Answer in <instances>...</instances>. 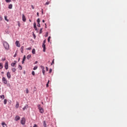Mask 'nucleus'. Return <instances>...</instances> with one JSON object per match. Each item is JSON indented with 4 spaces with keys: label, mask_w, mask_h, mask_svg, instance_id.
Masks as SVG:
<instances>
[{
    "label": "nucleus",
    "mask_w": 127,
    "mask_h": 127,
    "mask_svg": "<svg viewBox=\"0 0 127 127\" xmlns=\"http://www.w3.org/2000/svg\"><path fill=\"white\" fill-rule=\"evenodd\" d=\"M8 8H9V9H11V8H12V4H10L8 5Z\"/></svg>",
    "instance_id": "2eb2a0df"
},
{
    "label": "nucleus",
    "mask_w": 127,
    "mask_h": 127,
    "mask_svg": "<svg viewBox=\"0 0 127 127\" xmlns=\"http://www.w3.org/2000/svg\"><path fill=\"white\" fill-rule=\"evenodd\" d=\"M25 59H26V57L25 56H24L23 58V61H25Z\"/></svg>",
    "instance_id": "cd10ccee"
},
{
    "label": "nucleus",
    "mask_w": 127,
    "mask_h": 127,
    "mask_svg": "<svg viewBox=\"0 0 127 127\" xmlns=\"http://www.w3.org/2000/svg\"><path fill=\"white\" fill-rule=\"evenodd\" d=\"M2 73H3V72H1Z\"/></svg>",
    "instance_id": "680f3d73"
},
{
    "label": "nucleus",
    "mask_w": 127,
    "mask_h": 127,
    "mask_svg": "<svg viewBox=\"0 0 127 127\" xmlns=\"http://www.w3.org/2000/svg\"><path fill=\"white\" fill-rule=\"evenodd\" d=\"M11 70L12 71V72H15V71H16V69L14 67H13L11 68Z\"/></svg>",
    "instance_id": "a211bd4d"
},
{
    "label": "nucleus",
    "mask_w": 127,
    "mask_h": 127,
    "mask_svg": "<svg viewBox=\"0 0 127 127\" xmlns=\"http://www.w3.org/2000/svg\"><path fill=\"white\" fill-rule=\"evenodd\" d=\"M38 108L40 113H41V114H43V113H44V110H43V108L41 107V106L40 105H38Z\"/></svg>",
    "instance_id": "f03ea898"
},
{
    "label": "nucleus",
    "mask_w": 127,
    "mask_h": 127,
    "mask_svg": "<svg viewBox=\"0 0 127 127\" xmlns=\"http://www.w3.org/2000/svg\"><path fill=\"white\" fill-rule=\"evenodd\" d=\"M24 61H25L22 60V64H24Z\"/></svg>",
    "instance_id": "603ef678"
},
{
    "label": "nucleus",
    "mask_w": 127,
    "mask_h": 127,
    "mask_svg": "<svg viewBox=\"0 0 127 127\" xmlns=\"http://www.w3.org/2000/svg\"><path fill=\"white\" fill-rule=\"evenodd\" d=\"M23 49H24V46H22L21 47V53H23Z\"/></svg>",
    "instance_id": "f3484780"
},
{
    "label": "nucleus",
    "mask_w": 127,
    "mask_h": 127,
    "mask_svg": "<svg viewBox=\"0 0 127 127\" xmlns=\"http://www.w3.org/2000/svg\"><path fill=\"white\" fill-rule=\"evenodd\" d=\"M27 50H31V47H29L28 48L26 49Z\"/></svg>",
    "instance_id": "c9c22d12"
},
{
    "label": "nucleus",
    "mask_w": 127,
    "mask_h": 127,
    "mask_svg": "<svg viewBox=\"0 0 127 127\" xmlns=\"http://www.w3.org/2000/svg\"><path fill=\"white\" fill-rule=\"evenodd\" d=\"M42 47L44 49H45V47H46L45 44H43Z\"/></svg>",
    "instance_id": "c756f323"
},
{
    "label": "nucleus",
    "mask_w": 127,
    "mask_h": 127,
    "mask_svg": "<svg viewBox=\"0 0 127 127\" xmlns=\"http://www.w3.org/2000/svg\"><path fill=\"white\" fill-rule=\"evenodd\" d=\"M37 26H38V27H40V23H38Z\"/></svg>",
    "instance_id": "ea45409f"
},
{
    "label": "nucleus",
    "mask_w": 127,
    "mask_h": 127,
    "mask_svg": "<svg viewBox=\"0 0 127 127\" xmlns=\"http://www.w3.org/2000/svg\"><path fill=\"white\" fill-rule=\"evenodd\" d=\"M3 66H2V64L0 63V69H2Z\"/></svg>",
    "instance_id": "a878e982"
},
{
    "label": "nucleus",
    "mask_w": 127,
    "mask_h": 127,
    "mask_svg": "<svg viewBox=\"0 0 127 127\" xmlns=\"http://www.w3.org/2000/svg\"><path fill=\"white\" fill-rule=\"evenodd\" d=\"M40 33H42V28L40 29Z\"/></svg>",
    "instance_id": "37998d69"
},
{
    "label": "nucleus",
    "mask_w": 127,
    "mask_h": 127,
    "mask_svg": "<svg viewBox=\"0 0 127 127\" xmlns=\"http://www.w3.org/2000/svg\"><path fill=\"white\" fill-rule=\"evenodd\" d=\"M2 81L3 84H7V80H6V78H5V77H3L2 78Z\"/></svg>",
    "instance_id": "7ed1b4c3"
},
{
    "label": "nucleus",
    "mask_w": 127,
    "mask_h": 127,
    "mask_svg": "<svg viewBox=\"0 0 127 127\" xmlns=\"http://www.w3.org/2000/svg\"><path fill=\"white\" fill-rule=\"evenodd\" d=\"M51 39V37H48V42H50V39Z\"/></svg>",
    "instance_id": "c85d7f7f"
},
{
    "label": "nucleus",
    "mask_w": 127,
    "mask_h": 127,
    "mask_svg": "<svg viewBox=\"0 0 127 127\" xmlns=\"http://www.w3.org/2000/svg\"><path fill=\"white\" fill-rule=\"evenodd\" d=\"M47 36H48V33H47L46 35V37H47Z\"/></svg>",
    "instance_id": "864d4df0"
},
{
    "label": "nucleus",
    "mask_w": 127,
    "mask_h": 127,
    "mask_svg": "<svg viewBox=\"0 0 127 127\" xmlns=\"http://www.w3.org/2000/svg\"><path fill=\"white\" fill-rule=\"evenodd\" d=\"M42 13L43 14V9H42Z\"/></svg>",
    "instance_id": "13d9d810"
},
{
    "label": "nucleus",
    "mask_w": 127,
    "mask_h": 127,
    "mask_svg": "<svg viewBox=\"0 0 127 127\" xmlns=\"http://www.w3.org/2000/svg\"><path fill=\"white\" fill-rule=\"evenodd\" d=\"M53 64H54V60H53L52 63L51 64V65H53Z\"/></svg>",
    "instance_id": "79ce46f5"
},
{
    "label": "nucleus",
    "mask_w": 127,
    "mask_h": 127,
    "mask_svg": "<svg viewBox=\"0 0 127 127\" xmlns=\"http://www.w3.org/2000/svg\"><path fill=\"white\" fill-rule=\"evenodd\" d=\"M43 51H44V52H45V49H43Z\"/></svg>",
    "instance_id": "4d7b16f0"
},
{
    "label": "nucleus",
    "mask_w": 127,
    "mask_h": 127,
    "mask_svg": "<svg viewBox=\"0 0 127 127\" xmlns=\"http://www.w3.org/2000/svg\"><path fill=\"white\" fill-rule=\"evenodd\" d=\"M29 92V91L28 90V88L26 89V94H28Z\"/></svg>",
    "instance_id": "7c9ffc66"
},
{
    "label": "nucleus",
    "mask_w": 127,
    "mask_h": 127,
    "mask_svg": "<svg viewBox=\"0 0 127 127\" xmlns=\"http://www.w3.org/2000/svg\"><path fill=\"white\" fill-rule=\"evenodd\" d=\"M49 82H50V80H48V82H47V83L46 84V87H47V88H48L49 87Z\"/></svg>",
    "instance_id": "6ab92c4d"
},
{
    "label": "nucleus",
    "mask_w": 127,
    "mask_h": 127,
    "mask_svg": "<svg viewBox=\"0 0 127 127\" xmlns=\"http://www.w3.org/2000/svg\"><path fill=\"white\" fill-rule=\"evenodd\" d=\"M16 55H17V54H16V53H15V55H14V58L16 57Z\"/></svg>",
    "instance_id": "09e8293b"
},
{
    "label": "nucleus",
    "mask_w": 127,
    "mask_h": 127,
    "mask_svg": "<svg viewBox=\"0 0 127 127\" xmlns=\"http://www.w3.org/2000/svg\"><path fill=\"white\" fill-rule=\"evenodd\" d=\"M4 19L5 20H6V21H7V22H8V21H9V20L8 19H7V17L6 16H4Z\"/></svg>",
    "instance_id": "dca6fc26"
},
{
    "label": "nucleus",
    "mask_w": 127,
    "mask_h": 127,
    "mask_svg": "<svg viewBox=\"0 0 127 127\" xmlns=\"http://www.w3.org/2000/svg\"><path fill=\"white\" fill-rule=\"evenodd\" d=\"M45 25H46V24H45Z\"/></svg>",
    "instance_id": "bf43d9fd"
},
{
    "label": "nucleus",
    "mask_w": 127,
    "mask_h": 127,
    "mask_svg": "<svg viewBox=\"0 0 127 127\" xmlns=\"http://www.w3.org/2000/svg\"><path fill=\"white\" fill-rule=\"evenodd\" d=\"M32 53L35 54V49H33L32 51Z\"/></svg>",
    "instance_id": "b1692460"
},
{
    "label": "nucleus",
    "mask_w": 127,
    "mask_h": 127,
    "mask_svg": "<svg viewBox=\"0 0 127 127\" xmlns=\"http://www.w3.org/2000/svg\"><path fill=\"white\" fill-rule=\"evenodd\" d=\"M3 45L6 50H8V49H9V45L6 41H4L3 42Z\"/></svg>",
    "instance_id": "f257e3e1"
},
{
    "label": "nucleus",
    "mask_w": 127,
    "mask_h": 127,
    "mask_svg": "<svg viewBox=\"0 0 127 127\" xmlns=\"http://www.w3.org/2000/svg\"><path fill=\"white\" fill-rule=\"evenodd\" d=\"M1 125L3 127H7V126L6 125V124L4 122L2 123Z\"/></svg>",
    "instance_id": "9b49d317"
},
{
    "label": "nucleus",
    "mask_w": 127,
    "mask_h": 127,
    "mask_svg": "<svg viewBox=\"0 0 127 127\" xmlns=\"http://www.w3.org/2000/svg\"><path fill=\"white\" fill-rule=\"evenodd\" d=\"M49 3H50V2L48 1V2H47L46 3V4L47 5H48V4H49Z\"/></svg>",
    "instance_id": "4c0bfd02"
},
{
    "label": "nucleus",
    "mask_w": 127,
    "mask_h": 127,
    "mask_svg": "<svg viewBox=\"0 0 127 127\" xmlns=\"http://www.w3.org/2000/svg\"><path fill=\"white\" fill-rule=\"evenodd\" d=\"M27 109V105L25 106L23 108V111H25V110H26Z\"/></svg>",
    "instance_id": "393cba45"
},
{
    "label": "nucleus",
    "mask_w": 127,
    "mask_h": 127,
    "mask_svg": "<svg viewBox=\"0 0 127 127\" xmlns=\"http://www.w3.org/2000/svg\"><path fill=\"white\" fill-rule=\"evenodd\" d=\"M15 45L17 47H20V44L19 43V41H16L15 42Z\"/></svg>",
    "instance_id": "0eeeda50"
},
{
    "label": "nucleus",
    "mask_w": 127,
    "mask_h": 127,
    "mask_svg": "<svg viewBox=\"0 0 127 127\" xmlns=\"http://www.w3.org/2000/svg\"><path fill=\"white\" fill-rule=\"evenodd\" d=\"M46 69L47 71H48V67L46 66Z\"/></svg>",
    "instance_id": "8fccbe9b"
},
{
    "label": "nucleus",
    "mask_w": 127,
    "mask_h": 127,
    "mask_svg": "<svg viewBox=\"0 0 127 127\" xmlns=\"http://www.w3.org/2000/svg\"><path fill=\"white\" fill-rule=\"evenodd\" d=\"M21 124L22 125H25V118H22L21 121Z\"/></svg>",
    "instance_id": "39448f33"
},
{
    "label": "nucleus",
    "mask_w": 127,
    "mask_h": 127,
    "mask_svg": "<svg viewBox=\"0 0 127 127\" xmlns=\"http://www.w3.org/2000/svg\"><path fill=\"white\" fill-rule=\"evenodd\" d=\"M33 127H37V125H36V124H35L33 126Z\"/></svg>",
    "instance_id": "de8ad7c7"
},
{
    "label": "nucleus",
    "mask_w": 127,
    "mask_h": 127,
    "mask_svg": "<svg viewBox=\"0 0 127 127\" xmlns=\"http://www.w3.org/2000/svg\"><path fill=\"white\" fill-rule=\"evenodd\" d=\"M32 74L33 75V76H34V75H35V72H34V71H33L32 72Z\"/></svg>",
    "instance_id": "473e14b6"
},
{
    "label": "nucleus",
    "mask_w": 127,
    "mask_h": 127,
    "mask_svg": "<svg viewBox=\"0 0 127 127\" xmlns=\"http://www.w3.org/2000/svg\"><path fill=\"white\" fill-rule=\"evenodd\" d=\"M37 22L38 23H40V19H39V18L37 19Z\"/></svg>",
    "instance_id": "bb28decb"
},
{
    "label": "nucleus",
    "mask_w": 127,
    "mask_h": 127,
    "mask_svg": "<svg viewBox=\"0 0 127 127\" xmlns=\"http://www.w3.org/2000/svg\"><path fill=\"white\" fill-rule=\"evenodd\" d=\"M0 99H1V100H4V95H0Z\"/></svg>",
    "instance_id": "aec40b11"
},
{
    "label": "nucleus",
    "mask_w": 127,
    "mask_h": 127,
    "mask_svg": "<svg viewBox=\"0 0 127 127\" xmlns=\"http://www.w3.org/2000/svg\"><path fill=\"white\" fill-rule=\"evenodd\" d=\"M41 68L42 69V70H44V66L41 65Z\"/></svg>",
    "instance_id": "72a5a7b5"
},
{
    "label": "nucleus",
    "mask_w": 127,
    "mask_h": 127,
    "mask_svg": "<svg viewBox=\"0 0 127 127\" xmlns=\"http://www.w3.org/2000/svg\"><path fill=\"white\" fill-rule=\"evenodd\" d=\"M6 76L8 79H10L11 78V74H10V72L8 71L6 73Z\"/></svg>",
    "instance_id": "20e7f679"
},
{
    "label": "nucleus",
    "mask_w": 127,
    "mask_h": 127,
    "mask_svg": "<svg viewBox=\"0 0 127 127\" xmlns=\"http://www.w3.org/2000/svg\"><path fill=\"white\" fill-rule=\"evenodd\" d=\"M42 22H44V23L45 22V20H42Z\"/></svg>",
    "instance_id": "6e6d98bb"
},
{
    "label": "nucleus",
    "mask_w": 127,
    "mask_h": 127,
    "mask_svg": "<svg viewBox=\"0 0 127 127\" xmlns=\"http://www.w3.org/2000/svg\"><path fill=\"white\" fill-rule=\"evenodd\" d=\"M42 72H43V75H44V74H45V70H42Z\"/></svg>",
    "instance_id": "a19ab883"
},
{
    "label": "nucleus",
    "mask_w": 127,
    "mask_h": 127,
    "mask_svg": "<svg viewBox=\"0 0 127 127\" xmlns=\"http://www.w3.org/2000/svg\"><path fill=\"white\" fill-rule=\"evenodd\" d=\"M30 20V21H31V20Z\"/></svg>",
    "instance_id": "0e129e2a"
},
{
    "label": "nucleus",
    "mask_w": 127,
    "mask_h": 127,
    "mask_svg": "<svg viewBox=\"0 0 127 127\" xmlns=\"http://www.w3.org/2000/svg\"><path fill=\"white\" fill-rule=\"evenodd\" d=\"M4 60H5V59H4L3 61H4Z\"/></svg>",
    "instance_id": "e2e57ef3"
},
{
    "label": "nucleus",
    "mask_w": 127,
    "mask_h": 127,
    "mask_svg": "<svg viewBox=\"0 0 127 127\" xmlns=\"http://www.w3.org/2000/svg\"><path fill=\"white\" fill-rule=\"evenodd\" d=\"M19 120H20V117L18 116H16L15 118V121H19Z\"/></svg>",
    "instance_id": "9d476101"
},
{
    "label": "nucleus",
    "mask_w": 127,
    "mask_h": 127,
    "mask_svg": "<svg viewBox=\"0 0 127 127\" xmlns=\"http://www.w3.org/2000/svg\"><path fill=\"white\" fill-rule=\"evenodd\" d=\"M3 103H4V105H6V103H7V100L6 99H4Z\"/></svg>",
    "instance_id": "4be33fe9"
},
{
    "label": "nucleus",
    "mask_w": 127,
    "mask_h": 127,
    "mask_svg": "<svg viewBox=\"0 0 127 127\" xmlns=\"http://www.w3.org/2000/svg\"><path fill=\"white\" fill-rule=\"evenodd\" d=\"M18 68L19 69V70H21L22 69V66H21L20 65H19Z\"/></svg>",
    "instance_id": "5701e85b"
},
{
    "label": "nucleus",
    "mask_w": 127,
    "mask_h": 127,
    "mask_svg": "<svg viewBox=\"0 0 127 127\" xmlns=\"http://www.w3.org/2000/svg\"><path fill=\"white\" fill-rule=\"evenodd\" d=\"M19 60H20V59L19 58V59H18V61H19Z\"/></svg>",
    "instance_id": "052dcab7"
},
{
    "label": "nucleus",
    "mask_w": 127,
    "mask_h": 127,
    "mask_svg": "<svg viewBox=\"0 0 127 127\" xmlns=\"http://www.w3.org/2000/svg\"><path fill=\"white\" fill-rule=\"evenodd\" d=\"M31 7L33 9H34V6H33V5H31Z\"/></svg>",
    "instance_id": "a18cd8bd"
},
{
    "label": "nucleus",
    "mask_w": 127,
    "mask_h": 127,
    "mask_svg": "<svg viewBox=\"0 0 127 127\" xmlns=\"http://www.w3.org/2000/svg\"><path fill=\"white\" fill-rule=\"evenodd\" d=\"M45 43H46V40H44L43 44H45Z\"/></svg>",
    "instance_id": "f704fd0d"
},
{
    "label": "nucleus",
    "mask_w": 127,
    "mask_h": 127,
    "mask_svg": "<svg viewBox=\"0 0 127 127\" xmlns=\"http://www.w3.org/2000/svg\"><path fill=\"white\" fill-rule=\"evenodd\" d=\"M6 2H10L11 1V0H5Z\"/></svg>",
    "instance_id": "2f4dec72"
},
{
    "label": "nucleus",
    "mask_w": 127,
    "mask_h": 127,
    "mask_svg": "<svg viewBox=\"0 0 127 127\" xmlns=\"http://www.w3.org/2000/svg\"><path fill=\"white\" fill-rule=\"evenodd\" d=\"M37 15L38 16H39V12H37Z\"/></svg>",
    "instance_id": "3c124183"
},
{
    "label": "nucleus",
    "mask_w": 127,
    "mask_h": 127,
    "mask_svg": "<svg viewBox=\"0 0 127 127\" xmlns=\"http://www.w3.org/2000/svg\"><path fill=\"white\" fill-rule=\"evenodd\" d=\"M30 58H31V55H28L27 56V59H28V60H29V59H30Z\"/></svg>",
    "instance_id": "ddd939ff"
},
{
    "label": "nucleus",
    "mask_w": 127,
    "mask_h": 127,
    "mask_svg": "<svg viewBox=\"0 0 127 127\" xmlns=\"http://www.w3.org/2000/svg\"><path fill=\"white\" fill-rule=\"evenodd\" d=\"M15 107L16 109H18V108L19 107V103H18V102H16Z\"/></svg>",
    "instance_id": "f8f14e48"
},
{
    "label": "nucleus",
    "mask_w": 127,
    "mask_h": 127,
    "mask_svg": "<svg viewBox=\"0 0 127 127\" xmlns=\"http://www.w3.org/2000/svg\"><path fill=\"white\" fill-rule=\"evenodd\" d=\"M15 64H16V61H15L14 63H11V66H12V67H14V66H15Z\"/></svg>",
    "instance_id": "1a4fd4ad"
},
{
    "label": "nucleus",
    "mask_w": 127,
    "mask_h": 127,
    "mask_svg": "<svg viewBox=\"0 0 127 127\" xmlns=\"http://www.w3.org/2000/svg\"><path fill=\"white\" fill-rule=\"evenodd\" d=\"M0 20H2V17L0 15Z\"/></svg>",
    "instance_id": "49530a36"
},
{
    "label": "nucleus",
    "mask_w": 127,
    "mask_h": 127,
    "mask_svg": "<svg viewBox=\"0 0 127 127\" xmlns=\"http://www.w3.org/2000/svg\"><path fill=\"white\" fill-rule=\"evenodd\" d=\"M43 126H44V127H47L46 125V122L45 121L43 122Z\"/></svg>",
    "instance_id": "412c9836"
},
{
    "label": "nucleus",
    "mask_w": 127,
    "mask_h": 127,
    "mask_svg": "<svg viewBox=\"0 0 127 127\" xmlns=\"http://www.w3.org/2000/svg\"><path fill=\"white\" fill-rule=\"evenodd\" d=\"M22 20L24 22H25V21H26V18L25 17L24 14H22Z\"/></svg>",
    "instance_id": "6e6552de"
},
{
    "label": "nucleus",
    "mask_w": 127,
    "mask_h": 127,
    "mask_svg": "<svg viewBox=\"0 0 127 127\" xmlns=\"http://www.w3.org/2000/svg\"><path fill=\"white\" fill-rule=\"evenodd\" d=\"M34 28L35 30H37V27H36V24L35 23L34 24Z\"/></svg>",
    "instance_id": "4468645a"
},
{
    "label": "nucleus",
    "mask_w": 127,
    "mask_h": 127,
    "mask_svg": "<svg viewBox=\"0 0 127 127\" xmlns=\"http://www.w3.org/2000/svg\"><path fill=\"white\" fill-rule=\"evenodd\" d=\"M37 63H38V62H37V61H36V62H35V64H37Z\"/></svg>",
    "instance_id": "5fc2aeb1"
},
{
    "label": "nucleus",
    "mask_w": 127,
    "mask_h": 127,
    "mask_svg": "<svg viewBox=\"0 0 127 127\" xmlns=\"http://www.w3.org/2000/svg\"><path fill=\"white\" fill-rule=\"evenodd\" d=\"M17 23H18V26L20 27V23L19 22V21H18Z\"/></svg>",
    "instance_id": "58836bf2"
},
{
    "label": "nucleus",
    "mask_w": 127,
    "mask_h": 127,
    "mask_svg": "<svg viewBox=\"0 0 127 127\" xmlns=\"http://www.w3.org/2000/svg\"><path fill=\"white\" fill-rule=\"evenodd\" d=\"M52 72V69H50L49 73H51Z\"/></svg>",
    "instance_id": "c03bdc74"
},
{
    "label": "nucleus",
    "mask_w": 127,
    "mask_h": 127,
    "mask_svg": "<svg viewBox=\"0 0 127 127\" xmlns=\"http://www.w3.org/2000/svg\"><path fill=\"white\" fill-rule=\"evenodd\" d=\"M38 67L37 66H35L34 68H33V70H36L37 69Z\"/></svg>",
    "instance_id": "e433bc0d"
},
{
    "label": "nucleus",
    "mask_w": 127,
    "mask_h": 127,
    "mask_svg": "<svg viewBox=\"0 0 127 127\" xmlns=\"http://www.w3.org/2000/svg\"><path fill=\"white\" fill-rule=\"evenodd\" d=\"M4 67L6 70H7L8 69V63L7 62H5Z\"/></svg>",
    "instance_id": "423d86ee"
}]
</instances>
